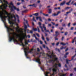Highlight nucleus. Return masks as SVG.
Here are the masks:
<instances>
[{
  "label": "nucleus",
  "instance_id": "obj_1",
  "mask_svg": "<svg viewBox=\"0 0 76 76\" xmlns=\"http://www.w3.org/2000/svg\"><path fill=\"white\" fill-rule=\"evenodd\" d=\"M5 26L6 28L7 29V31L8 32V33L9 35V40H10V38H12L13 37V35H14V34H13V33L14 32H13V33H10V31H13V32H14V30L13 29H12L7 26H6V24H5Z\"/></svg>",
  "mask_w": 76,
  "mask_h": 76
},
{
  "label": "nucleus",
  "instance_id": "obj_2",
  "mask_svg": "<svg viewBox=\"0 0 76 76\" xmlns=\"http://www.w3.org/2000/svg\"><path fill=\"white\" fill-rule=\"evenodd\" d=\"M13 37L12 38L11 37L10 38V40H9V41L10 42H11V41H12V40H13L14 42H18V41L16 39H15V35H16L17 37V38H20V35H17V34L16 33L14 32L13 33Z\"/></svg>",
  "mask_w": 76,
  "mask_h": 76
},
{
  "label": "nucleus",
  "instance_id": "obj_3",
  "mask_svg": "<svg viewBox=\"0 0 76 76\" xmlns=\"http://www.w3.org/2000/svg\"><path fill=\"white\" fill-rule=\"evenodd\" d=\"M4 15V12L3 11H2L1 12H0V17L1 19L3 21V22H4V25H5V22L4 21L6 20V18H5V16H3V15Z\"/></svg>",
  "mask_w": 76,
  "mask_h": 76
},
{
  "label": "nucleus",
  "instance_id": "obj_4",
  "mask_svg": "<svg viewBox=\"0 0 76 76\" xmlns=\"http://www.w3.org/2000/svg\"><path fill=\"white\" fill-rule=\"evenodd\" d=\"M9 6V8H10V10L11 11H14V10L13 9V6L14 5H13V3L12 2H11L10 3H8V4Z\"/></svg>",
  "mask_w": 76,
  "mask_h": 76
},
{
  "label": "nucleus",
  "instance_id": "obj_5",
  "mask_svg": "<svg viewBox=\"0 0 76 76\" xmlns=\"http://www.w3.org/2000/svg\"><path fill=\"white\" fill-rule=\"evenodd\" d=\"M25 38H27V36H26V34H25V35H24L21 38H20L19 40H21V41H23V39H25Z\"/></svg>",
  "mask_w": 76,
  "mask_h": 76
},
{
  "label": "nucleus",
  "instance_id": "obj_6",
  "mask_svg": "<svg viewBox=\"0 0 76 76\" xmlns=\"http://www.w3.org/2000/svg\"><path fill=\"white\" fill-rule=\"evenodd\" d=\"M38 25H39V27L40 28H41L42 32H44V31L43 29V26L42 27V26H41V23L40 22H39Z\"/></svg>",
  "mask_w": 76,
  "mask_h": 76
},
{
  "label": "nucleus",
  "instance_id": "obj_7",
  "mask_svg": "<svg viewBox=\"0 0 76 76\" xmlns=\"http://www.w3.org/2000/svg\"><path fill=\"white\" fill-rule=\"evenodd\" d=\"M26 48L27 50V51L26 50V52H27L28 53H30L31 54L32 53V52L33 50H34V49H32L31 50L29 51L28 50H29V48L27 47L26 48Z\"/></svg>",
  "mask_w": 76,
  "mask_h": 76
},
{
  "label": "nucleus",
  "instance_id": "obj_8",
  "mask_svg": "<svg viewBox=\"0 0 76 76\" xmlns=\"http://www.w3.org/2000/svg\"><path fill=\"white\" fill-rule=\"evenodd\" d=\"M24 53H25V55L26 57L27 58H29V57H28V53L27 52H26V51H27V49L26 48H24Z\"/></svg>",
  "mask_w": 76,
  "mask_h": 76
},
{
  "label": "nucleus",
  "instance_id": "obj_9",
  "mask_svg": "<svg viewBox=\"0 0 76 76\" xmlns=\"http://www.w3.org/2000/svg\"><path fill=\"white\" fill-rule=\"evenodd\" d=\"M55 34H56L54 35V36H56V37H55V40H58V38H56V37L59 35V33L58 31H56L55 32Z\"/></svg>",
  "mask_w": 76,
  "mask_h": 76
},
{
  "label": "nucleus",
  "instance_id": "obj_10",
  "mask_svg": "<svg viewBox=\"0 0 76 76\" xmlns=\"http://www.w3.org/2000/svg\"><path fill=\"white\" fill-rule=\"evenodd\" d=\"M41 59H39V58H37L36 59V61L39 64H41V63L40 62V61Z\"/></svg>",
  "mask_w": 76,
  "mask_h": 76
},
{
  "label": "nucleus",
  "instance_id": "obj_11",
  "mask_svg": "<svg viewBox=\"0 0 76 76\" xmlns=\"http://www.w3.org/2000/svg\"><path fill=\"white\" fill-rule=\"evenodd\" d=\"M43 28H44V31H45L46 32H49V30H47V29L46 28V27L45 26V24H43Z\"/></svg>",
  "mask_w": 76,
  "mask_h": 76
},
{
  "label": "nucleus",
  "instance_id": "obj_12",
  "mask_svg": "<svg viewBox=\"0 0 76 76\" xmlns=\"http://www.w3.org/2000/svg\"><path fill=\"white\" fill-rule=\"evenodd\" d=\"M59 13H60V11H58L57 12V14H56V13H54L52 15V16H58Z\"/></svg>",
  "mask_w": 76,
  "mask_h": 76
},
{
  "label": "nucleus",
  "instance_id": "obj_13",
  "mask_svg": "<svg viewBox=\"0 0 76 76\" xmlns=\"http://www.w3.org/2000/svg\"><path fill=\"white\" fill-rule=\"evenodd\" d=\"M8 22H9V23H10V24H13V21H12V22H11V21H10V19H11V18L10 17H8Z\"/></svg>",
  "mask_w": 76,
  "mask_h": 76
},
{
  "label": "nucleus",
  "instance_id": "obj_14",
  "mask_svg": "<svg viewBox=\"0 0 76 76\" xmlns=\"http://www.w3.org/2000/svg\"><path fill=\"white\" fill-rule=\"evenodd\" d=\"M42 40L43 41H44L45 43L46 44H47V42L45 40V38L44 37V35L43 34H42Z\"/></svg>",
  "mask_w": 76,
  "mask_h": 76
},
{
  "label": "nucleus",
  "instance_id": "obj_15",
  "mask_svg": "<svg viewBox=\"0 0 76 76\" xmlns=\"http://www.w3.org/2000/svg\"><path fill=\"white\" fill-rule=\"evenodd\" d=\"M13 18H15L16 17L15 16V15H14V14H12V15H11V20H13Z\"/></svg>",
  "mask_w": 76,
  "mask_h": 76
},
{
  "label": "nucleus",
  "instance_id": "obj_16",
  "mask_svg": "<svg viewBox=\"0 0 76 76\" xmlns=\"http://www.w3.org/2000/svg\"><path fill=\"white\" fill-rule=\"evenodd\" d=\"M65 3H66V1H64L62 3H61L60 4V5L63 6V5H64Z\"/></svg>",
  "mask_w": 76,
  "mask_h": 76
},
{
  "label": "nucleus",
  "instance_id": "obj_17",
  "mask_svg": "<svg viewBox=\"0 0 76 76\" xmlns=\"http://www.w3.org/2000/svg\"><path fill=\"white\" fill-rule=\"evenodd\" d=\"M19 41L20 42V43L23 46V47H24L25 46V45L23 44V42H22V41L19 39Z\"/></svg>",
  "mask_w": 76,
  "mask_h": 76
},
{
  "label": "nucleus",
  "instance_id": "obj_18",
  "mask_svg": "<svg viewBox=\"0 0 76 76\" xmlns=\"http://www.w3.org/2000/svg\"><path fill=\"white\" fill-rule=\"evenodd\" d=\"M24 29H25L26 30L27 29V28H28V27L26 25V24H25V23H24Z\"/></svg>",
  "mask_w": 76,
  "mask_h": 76
},
{
  "label": "nucleus",
  "instance_id": "obj_19",
  "mask_svg": "<svg viewBox=\"0 0 76 76\" xmlns=\"http://www.w3.org/2000/svg\"><path fill=\"white\" fill-rule=\"evenodd\" d=\"M29 30L28 29H27L28 34H29V33H30V34H33V31H32V30L30 31V32H29Z\"/></svg>",
  "mask_w": 76,
  "mask_h": 76
},
{
  "label": "nucleus",
  "instance_id": "obj_20",
  "mask_svg": "<svg viewBox=\"0 0 76 76\" xmlns=\"http://www.w3.org/2000/svg\"><path fill=\"white\" fill-rule=\"evenodd\" d=\"M40 13L41 14L42 13V14L45 16H48V14H45L44 13H42V11H41L40 12Z\"/></svg>",
  "mask_w": 76,
  "mask_h": 76
},
{
  "label": "nucleus",
  "instance_id": "obj_21",
  "mask_svg": "<svg viewBox=\"0 0 76 76\" xmlns=\"http://www.w3.org/2000/svg\"><path fill=\"white\" fill-rule=\"evenodd\" d=\"M13 8L15 10H16L17 12L19 11V8H16V7L14 6H13Z\"/></svg>",
  "mask_w": 76,
  "mask_h": 76
},
{
  "label": "nucleus",
  "instance_id": "obj_22",
  "mask_svg": "<svg viewBox=\"0 0 76 76\" xmlns=\"http://www.w3.org/2000/svg\"><path fill=\"white\" fill-rule=\"evenodd\" d=\"M28 6H33V7H37V6H36V5H35V4H34L32 5H28Z\"/></svg>",
  "mask_w": 76,
  "mask_h": 76
},
{
  "label": "nucleus",
  "instance_id": "obj_23",
  "mask_svg": "<svg viewBox=\"0 0 76 76\" xmlns=\"http://www.w3.org/2000/svg\"><path fill=\"white\" fill-rule=\"evenodd\" d=\"M60 44L61 45H66V44H68V42H66V43H64L63 42H61L60 43Z\"/></svg>",
  "mask_w": 76,
  "mask_h": 76
},
{
  "label": "nucleus",
  "instance_id": "obj_24",
  "mask_svg": "<svg viewBox=\"0 0 76 76\" xmlns=\"http://www.w3.org/2000/svg\"><path fill=\"white\" fill-rule=\"evenodd\" d=\"M72 60L71 59V60H68L67 59H66V64H69V61H72Z\"/></svg>",
  "mask_w": 76,
  "mask_h": 76
},
{
  "label": "nucleus",
  "instance_id": "obj_25",
  "mask_svg": "<svg viewBox=\"0 0 76 76\" xmlns=\"http://www.w3.org/2000/svg\"><path fill=\"white\" fill-rule=\"evenodd\" d=\"M33 37H34L36 39V40L39 41V39H38V38H37V37H36V36H35V34H33Z\"/></svg>",
  "mask_w": 76,
  "mask_h": 76
},
{
  "label": "nucleus",
  "instance_id": "obj_26",
  "mask_svg": "<svg viewBox=\"0 0 76 76\" xmlns=\"http://www.w3.org/2000/svg\"><path fill=\"white\" fill-rule=\"evenodd\" d=\"M75 53H76V50H75ZM76 56V53H75V55L74 56H72V59H71V60H73V59Z\"/></svg>",
  "mask_w": 76,
  "mask_h": 76
},
{
  "label": "nucleus",
  "instance_id": "obj_27",
  "mask_svg": "<svg viewBox=\"0 0 76 76\" xmlns=\"http://www.w3.org/2000/svg\"><path fill=\"white\" fill-rule=\"evenodd\" d=\"M33 15H34V16H39V13H36L35 14H33Z\"/></svg>",
  "mask_w": 76,
  "mask_h": 76
},
{
  "label": "nucleus",
  "instance_id": "obj_28",
  "mask_svg": "<svg viewBox=\"0 0 76 76\" xmlns=\"http://www.w3.org/2000/svg\"><path fill=\"white\" fill-rule=\"evenodd\" d=\"M46 55H47L48 57H50V58H52V56L51 55H50L48 54H47Z\"/></svg>",
  "mask_w": 76,
  "mask_h": 76
},
{
  "label": "nucleus",
  "instance_id": "obj_29",
  "mask_svg": "<svg viewBox=\"0 0 76 76\" xmlns=\"http://www.w3.org/2000/svg\"><path fill=\"white\" fill-rule=\"evenodd\" d=\"M52 70L53 72H57V69L56 68L53 69Z\"/></svg>",
  "mask_w": 76,
  "mask_h": 76
},
{
  "label": "nucleus",
  "instance_id": "obj_30",
  "mask_svg": "<svg viewBox=\"0 0 76 76\" xmlns=\"http://www.w3.org/2000/svg\"><path fill=\"white\" fill-rule=\"evenodd\" d=\"M51 12H52V9H49L48 13H51Z\"/></svg>",
  "mask_w": 76,
  "mask_h": 76
},
{
  "label": "nucleus",
  "instance_id": "obj_31",
  "mask_svg": "<svg viewBox=\"0 0 76 76\" xmlns=\"http://www.w3.org/2000/svg\"><path fill=\"white\" fill-rule=\"evenodd\" d=\"M76 39V37H75L74 38V39H72V43H74V42H75V39Z\"/></svg>",
  "mask_w": 76,
  "mask_h": 76
},
{
  "label": "nucleus",
  "instance_id": "obj_32",
  "mask_svg": "<svg viewBox=\"0 0 76 76\" xmlns=\"http://www.w3.org/2000/svg\"><path fill=\"white\" fill-rule=\"evenodd\" d=\"M72 1V0H70L68 2H67L66 3V5H69V3H70V2H71V1Z\"/></svg>",
  "mask_w": 76,
  "mask_h": 76
},
{
  "label": "nucleus",
  "instance_id": "obj_33",
  "mask_svg": "<svg viewBox=\"0 0 76 76\" xmlns=\"http://www.w3.org/2000/svg\"><path fill=\"white\" fill-rule=\"evenodd\" d=\"M66 46H65L64 48V47L62 46V47H61L60 49L61 50H63V48H64V49H66Z\"/></svg>",
  "mask_w": 76,
  "mask_h": 76
},
{
  "label": "nucleus",
  "instance_id": "obj_34",
  "mask_svg": "<svg viewBox=\"0 0 76 76\" xmlns=\"http://www.w3.org/2000/svg\"><path fill=\"white\" fill-rule=\"evenodd\" d=\"M19 28V26H17V28H16V30H17V31L19 32V30L18 29Z\"/></svg>",
  "mask_w": 76,
  "mask_h": 76
},
{
  "label": "nucleus",
  "instance_id": "obj_35",
  "mask_svg": "<svg viewBox=\"0 0 76 76\" xmlns=\"http://www.w3.org/2000/svg\"><path fill=\"white\" fill-rule=\"evenodd\" d=\"M1 9L3 11L2 12L4 11V10H3V7H2V6H0V10Z\"/></svg>",
  "mask_w": 76,
  "mask_h": 76
},
{
  "label": "nucleus",
  "instance_id": "obj_36",
  "mask_svg": "<svg viewBox=\"0 0 76 76\" xmlns=\"http://www.w3.org/2000/svg\"><path fill=\"white\" fill-rule=\"evenodd\" d=\"M4 12H5V15H8L9 13H8V12H7V11H6L5 10H4Z\"/></svg>",
  "mask_w": 76,
  "mask_h": 76
},
{
  "label": "nucleus",
  "instance_id": "obj_37",
  "mask_svg": "<svg viewBox=\"0 0 76 76\" xmlns=\"http://www.w3.org/2000/svg\"><path fill=\"white\" fill-rule=\"evenodd\" d=\"M64 71H65V72H66V71H69V69H65V68H64Z\"/></svg>",
  "mask_w": 76,
  "mask_h": 76
},
{
  "label": "nucleus",
  "instance_id": "obj_38",
  "mask_svg": "<svg viewBox=\"0 0 76 76\" xmlns=\"http://www.w3.org/2000/svg\"><path fill=\"white\" fill-rule=\"evenodd\" d=\"M39 20L40 22H42V19H41V17H40V18H39Z\"/></svg>",
  "mask_w": 76,
  "mask_h": 76
},
{
  "label": "nucleus",
  "instance_id": "obj_39",
  "mask_svg": "<svg viewBox=\"0 0 76 76\" xmlns=\"http://www.w3.org/2000/svg\"><path fill=\"white\" fill-rule=\"evenodd\" d=\"M70 9V7H66L65 8L64 10H67L68 9Z\"/></svg>",
  "mask_w": 76,
  "mask_h": 76
},
{
  "label": "nucleus",
  "instance_id": "obj_40",
  "mask_svg": "<svg viewBox=\"0 0 76 76\" xmlns=\"http://www.w3.org/2000/svg\"><path fill=\"white\" fill-rule=\"evenodd\" d=\"M4 2L7 4H9V3L7 1H4Z\"/></svg>",
  "mask_w": 76,
  "mask_h": 76
},
{
  "label": "nucleus",
  "instance_id": "obj_41",
  "mask_svg": "<svg viewBox=\"0 0 76 76\" xmlns=\"http://www.w3.org/2000/svg\"><path fill=\"white\" fill-rule=\"evenodd\" d=\"M15 20H12V21H13L14 22H16V18H14Z\"/></svg>",
  "mask_w": 76,
  "mask_h": 76
},
{
  "label": "nucleus",
  "instance_id": "obj_42",
  "mask_svg": "<svg viewBox=\"0 0 76 76\" xmlns=\"http://www.w3.org/2000/svg\"><path fill=\"white\" fill-rule=\"evenodd\" d=\"M28 11V10H24L22 12V13H25V12H27Z\"/></svg>",
  "mask_w": 76,
  "mask_h": 76
},
{
  "label": "nucleus",
  "instance_id": "obj_43",
  "mask_svg": "<svg viewBox=\"0 0 76 76\" xmlns=\"http://www.w3.org/2000/svg\"><path fill=\"white\" fill-rule=\"evenodd\" d=\"M33 30L34 31H37V28H34L33 29Z\"/></svg>",
  "mask_w": 76,
  "mask_h": 76
},
{
  "label": "nucleus",
  "instance_id": "obj_44",
  "mask_svg": "<svg viewBox=\"0 0 76 76\" xmlns=\"http://www.w3.org/2000/svg\"><path fill=\"white\" fill-rule=\"evenodd\" d=\"M33 20H34V21L35 22H37V21L36 20H35V17H33Z\"/></svg>",
  "mask_w": 76,
  "mask_h": 76
},
{
  "label": "nucleus",
  "instance_id": "obj_45",
  "mask_svg": "<svg viewBox=\"0 0 76 76\" xmlns=\"http://www.w3.org/2000/svg\"><path fill=\"white\" fill-rule=\"evenodd\" d=\"M37 31L39 33L40 32V30H39V28L38 27H37Z\"/></svg>",
  "mask_w": 76,
  "mask_h": 76
},
{
  "label": "nucleus",
  "instance_id": "obj_46",
  "mask_svg": "<svg viewBox=\"0 0 76 76\" xmlns=\"http://www.w3.org/2000/svg\"><path fill=\"white\" fill-rule=\"evenodd\" d=\"M68 27H70V23H69L67 25Z\"/></svg>",
  "mask_w": 76,
  "mask_h": 76
},
{
  "label": "nucleus",
  "instance_id": "obj_47",
  "mask_svg": "<svg viewBox=\"0 0 76 76\" xmlns=\"http://www.w3.org/2000/svg\"><path fill=\"white\" fill-rule=\"evenodd\" d=\"M52 53H50V54H51V56H54V53H53V52L52 51Z\"/></svg>",
  "mask_w": 76,
  "mask_h": 76
},
{
  "label": "nucleus",
  "instance_id": "obj_48",
  "mask_svg": "<svg viewBox=\"0 0 76 76\" xmlns=\"http://www.w3.org/2000/svg\"><path fill=\"white\" fill-rule=\"evenodd\" d=\"M50 73V72H46V75H48V74Z\"/></svg>",
  "mask_w": 76,
  "mask_h": 76
},
{
  "label": "nucleus",
  "instance_id": "obj_49",
  "mask_svg": "<svg viewBox=\"0 0 76 76\" xmlns=\"http://www.w3.org/2000/svg\"><path fill=\"white\" fill-rule=\"evenodd\" d=\"M63 19H61L60 20L59 22H60V23H61V22H63Z\"/></svg>",
  "mask_w": 76,
  "mask_h": 76
},
{
  "label": "nucleus",
  "instance_id": "obj_50",
  "mask_svg": "<svg viewBox=\"0 0 76 76\" xmlns=\"http://www.w3.org/2000/svg\"><path fill=\"white\" fill-rule=\"evenodd\" d=\"M39 18H40V17H37L36 18V19L37 20H38V19H39Z\"/></svg>",
  "mask_w": 76,
  "mask_h": 76
},
{
  "label": "nucleus",
  "instance_id": "obj_51",
  "mask_svg": "<svg viewBox=\"0 0 76 76\" xmlns=\"http://www.w3.org/2000/svg\"><path fill=\"white\" fill-rule=\"evenodd\" d=\"M57 60H58V58H55V60H54L55 61H57Z\"/></svg>",
  "mask_w": 76,
  "mask_h": 76
},
{
  "label": "nucleus",
  "instance_id": "obj_52",
  "mask_svg": "<svg viewBox=\"0 0 76 76\" xmlns=\"http://www.w3.org/2000/svg\"><path fill=\"white\" fill-rule=\"evenodd\" d=\"M55 67L56 69H57V66H56V65H54L53 66V67Z\"/></svg>",
  "mask_w": 76,
  "mask_h": 76
},
{
  "label": "nucleus",
  "instance_id": "obj_53",
  "mask_svg": "<svg viewBox=\"0 0 76 76\" xmlns=\"http://www.w3.org/2000/svg\"><path fill=\"white\" fill-rule=\"evenodd\" d=\"M36 35H37V37H39L40 36L39 35V34L38 33H36Z\"/></svg>",
  "mask_w": 76,
  "mask_h": 76
},
{
  "label": "nucleus",
  "instance_id": "obj_54",
  "mask_svg": "<svg viewBox=\"0 0 76 76\" xmlns=\"http://www.w3.org/2000/svg\"><path fill=\"white\" fill-rule=\"evenodd\" d=\"M37 51H38V52H39L40 51V50L39 48H37Z\"/></svg>",
  "mask_w": 76,
  "mask_h": 76
},
{
  "label": "nucleus",
  "instance_id": "obj_55",
  "mask_svg": "<svg viewBox=\"0 0 76 76\" xmlns=\"http://www.w3.org/2000/svg\"><path fill=\"white\" fill-rule=\"evenodd\" d=\"M71 13L70 11L68 12H66V14H69V13Z\"/></svg>",
  "mask_w": 76,
  "mask_h": 76
},
{
  "label": "nucleus",
  "instance_id": "obj_56",
  "mask_svg": "<svg viewBox=\"0 0 76 76\" xmlns=\"http://www.w3.org/2000/svg\"><path fill=\"white\" fill-rule=\"evenodd\" d=\"M25 45H28V42H25Z\"/></svg>",
  "mask_w": 76,
  "mask_h": 76
},
{
  "label": "nucleus",
  "instance_id": "obj_57",
  "mask_svg": "<svg viewBox=\"0 0 76 76\" xmlns=\"http://www.w3.org/2000/svg\"><path fill=\"white\" fill-rule=\"evenodd\" d=\"M46 40L48 41H49L50 40V39H49L47 37L46 38Z\"/></svg>",
  "mask_w": 76,
  "mask_h": 76
},
{
  "label": "nucleus",
  "instance_id": "obj_58",
  "mask_svg": "<svg viewBox=\"0 0 76 76\" xmlns=\"http://www.w3.org/2000/svg\"><path fill=\"white\" fill-rule=\"evenodd\" d=\"M39 42H40L41 44H42V42L41 41H39Z\"/></svg>",
  "mask_w": 76,
  "mask_h": 76
},
{
  "label": "nucleus",
  "instance_id": "obj_59",
  "mask_svg": "<svg viewBox=\"0 0 76 76\" xmlns=\"http://www.w3.org/2000/svg\"><path fill=\"white\" fill-rule=\"evenodd\" d=\"M58 67H61V64H58Z\"/></svg>",
  "mask_w": 76,
  "mask_h": 76
},
{
  "label": "nucleus",
  "instance_id": "obj_60",
  "mask_svg": "<svg viewBox=\"0 0 76 76\" xmlns=\"http://www.w3.org/2000/svg\"><path fill=\"white\" fill-rule=\"evenodd\" d=\"M43 47L44 48H45V45H43Z\"/></svg>",
  "mask_w": 76,
  "mask_h": 76
},
{
  "label": "nucleus",
  "instance_id": "obj_61",
  "mask_svg": "<svg viewBox=\"0 0 76 76\" xmlns=\"http://www.w3.org/2000/svg\"><path fill=\"white\" fill-rule=\"evenodd\" d=\"M66 75H67V73L64 74L62 75H61V76H66Z\"/></svg>",
  "mask_w": 76,
  "mask_h": 76
},
{
  "label": "nucleus",
  "instance_id": "obj_62",
  "mask_svg": "<svg viewBox=\"0 0 76 76\" xmlns=\"http://www.w3.org/2000/svg\"><path fill=\"white\" fill-rule=\"evenodd\" d=\"M33 42H36L37 43V41L36 40H34L33 41H32Z\"/></svg>",
  "mask_w": 76,
  "mask_h": 76
},
{
  "label": "nucleus",
  "instance_id": "obj_63",
  "mask_svg": "<svg viewBox=\"0 0 76 76\" xmlns=\"http://www.w3.org/2000/svg\"><path fill=\"white\" fill-rule=\"evenodd\" d=\"M64 57L65 58H67V55H64Z\"/></svg>",
  "mask_w": 76,
  "mask_h": 76
},
{
  "label": "nucleus",
  "instance_id": "obj_64",
  "mask_svg": "<svg viewBox=\"0 0 76 76\" xmlns=\"http://www.w3.org/2000/svg\"><path fill=\"white\" fill-rule=\"evenodd\" d=\"M62 26H66V25L65 24H62Z\"/></svg>",
  "mask_w": 76,
  "mask_h": 76
}]
</instances>
